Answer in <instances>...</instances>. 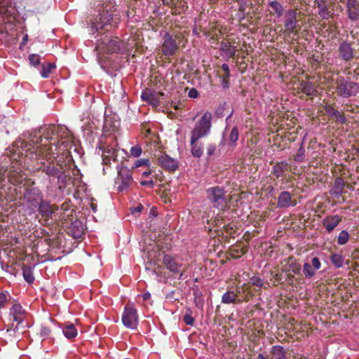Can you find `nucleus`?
I'll use <instances>...</instances> for the list:
<instances>
[{
  "label": "nucleus",
  "instance_id": "nucleus-12",
  "mask_svg": "<svg viewBox=\"0 0 359 359\" xmlns=\"http://www.w3.org/2000/svg\"><path fill=\"white\" fill-rule=\"evenodd\" d=\"M337 53L339 58L345 62H351L355 57V50L347 40H343L339 43Z\"/></svg>",
  "mask_w": 359,
  "mask_h": 359
},
{
  "label": "nucleus",
  "instance_id": "nucleus-63",
  "mask_svg": "<svg viewBox=\"0 0 359 359\" xmlns=\"http://www.w3.org/2000/svg\"><path fill=\"white\" fill-rule=\"evenodd\" d=\"M142 209H143L142 205H140L137 206L135 210L137 212H141L142 210Z\"/></svg>",
  "mask_w": 359,
  "mask_h": 359
},
{
  "label": "nucleus",
  "instance_id": "nucleus-51",
  "mask_svg": "<svg viewBox=\"0 0 359 359\" xmlns=\"http://www.w3.org/2000/svg\"><path fill=\"white\" fill-rule=\"evenodd\" d=\"M311 264L313 266V270H316V271L320 269L321 267V262H320L319 258H318L316 257L311 259Z\"/></svg>",
  "mask_w": 359,
  "mask_h": 359
},
{
  "label": "nucleus",
  "instance_id": "nucleus-26",
  "mask_svg": "<svg viewBox=\"0 0 359 359\" xmlns=\"http://www.w3.org/2000/svg\"><path fill=\"white\" fill-rule=\"evenodd\" d=\"M288 170V163L285 161L277 162L272 167L271 172L274 175L276 178H279L280 177H283L285 175V172Z\"/></svg>",
  "mask_w": 359,
  "mask_h": 359
},
{
  "label": "nucleus",
  "instance_id": "nucleus-27",
  "mask_svg": "<svg viewBox=\"0 0 359 359\" xmlns=\"http://www.w3.org/2000/svg\"><path fill=\"white\" fill-rule=\"evenodd\" d=\"M301 90L308 96L316 95L318 90L312 82L302 81L300 82Z\"/></svg>",
  "mask_w": 359,
  "mask_h": 359
},
{
  "label": "nucleus",
  "instance_id": "nucleus-15",
  "mask_svg": "<svg viewBox=\"0 0 359 359\" xmlns=\"http://www.w3.org/2000/svg\"><path fill=\"white\" fill-rule=\"evenodd\" d=\"M158 165L165 170L174 172L179 168V162L176 158L168 154H163L157 158Z\"/></svg>",
  "mask_w": 359,
  "mask_h": 359
},
{
  "label": "nucleus",
  "instance_id": "nucleus-40",
  "mask_svg": "<svg viewBox=\"0 0 359 359\" xmlns=\"http://www.w3.org/2000/svg\"><path fill=\"white\" fill-rule=\"evenodd\" d=\"M305 149L304 148V140H302L300 147L298 149L297 153L294 156V160L297 163H302L304 161L306 154H305Z\"/></svg>",
  "mask_w": 359,
  "mask_h": 359
},
{
  "label": "nucleus",
  "instance_id": "nucleus-64",
  "mask_svg": "<svg viewBox=\"0 0 359 359\" xmlns=\"http://www.w3.org/2000/svg\"><path fill=\"white\" fill-rule=\"evenodd\" d=\"M117 153H116L114 155L111 156V160L113 159L114 161H117Z\"/></svg>",
  "mask_w": 359,
  "mask_h": 359
},
{
  "label": "nucleus",
  "instance_id": "nucleus-58",
  "mask_svg": "<svg viewBox=\"0 0 359 359\" xmlns=\"http://www.w3.org/2000/svg\"><path fill=\"white\" fill-rule=\"evenodd\" d=\"M143 300L147 301L151 297V294L149 292H144L142 294Z\"/></svg>",
  "mask_w": 359,
  "mask_h": 359
},
{
  "label": "nucleus",
  "instance_id": "nucleus-3",
  "mask_svg": "<svg viewBox=\"0 0 359 359\" xmlns=\"http://www.w3.org/2000/svg\"><path fill=\"white\" fill-rule=\"evenodd\" d=\"M41 170L47 176L48 182L46 185L47 190H53L54 188H57L60 191H64L67 182L65 166L59 163L54 164L50 162L43 164Z\"/></svg>",
  "mask_w": 359,
  "mask_h": 359
},
{
  "label": "nucleus",
  "instance_id": "nucleus-53",
  "mask_svg": "<svg viewBox=\"0 0 359 359\" xmlns=\"http://www.w3.org/2000/svg\"><path fill=\"white\" fill-rule=\"evenodd\" d=\"M215 150H216V147L215 144H209L207 147V155L208 156H211L212 155H213L215 152Z\"/></svg>",
  "mask_w": 359,
  "mask_h": 359
},
{
  "label": "nucleus",
  "instance_id": "nucleus-29",
  "mask_svg": "<svg viewBox=\"0 0 359 359\" xmlns=\"http://www.w3.org/2000/svg\"><path fill=\"white\" fill-rule=\"evenodd\" d=\"M191 144V153L192 156L195 158H200L203 156V145L201 142H198V141L192 142V137H191L190 140Z\"/></svg>",
  "mask_w": 359,
  "mask_h": 359
},
{
  "label": "nucleus",
  "instance_id": "nucleus-24",
  "mask_svg": "<svg viewBox=\"0 0 359 359\" xmlns=\"http://www.w3.org/2000/svg\"><path fill=\"white\" fill-rule=\"evenodd\" d=\"M324 109L327 115L330 117H334L336 121L341 124H345L346 122V118L345 116L341 114L339 111L336 110L332 105L325 104Z\"/></svg>",
  "mask_w": 359,
  "mask_h": 359
},
{
  "label": "nucleus",
  "instance_id": "nucleus-8",
  "mask_svg": "<svg viewBox=\"0 0 359 359\" xmlns=\"http://www.w3.org/2000/svg\"><path fill=\"white\" fill-rule=\"evenodd\" d=\"M118 176L116 179V184H118L117 189L118 191L127 190L133 181L131 170L123 165V163L116 165Z\"/></svg>",
  "mask_w": 359,
  "mask_h": 359
},
{
  "label": "nucleus",
  "instance_id": "nucleus-6",
  "mask_svg": "<svg viewBox=\"0 0 359 359\" xmlns=\"http://www.w3.org/2000/svg\"><path fill=\"white\" fill-rule=\"evenodd\" d=\"M336 84L337 93L343 98L355 97L359 93V84L343 76L337 78Z\"/></svg>",
  "mask_w": 359,
  "mask_h": 359
},
{
  "label": "nucleus",
  "instance_id": "nucleus-11",
  "mask_svg": "<svg viewBox=\"0 0 359 359\" xmlns=\"http://www.w3.org/2000/svg\"><path fill=\"white\" fill-rule=\"evenodd\" d=\"M163 42L161 44V52L167 57L173 56L178 50V43L172 35L165 31L163 34Z\"/></svg>",
  "mask_w": 359,
  "mask_h": 359
},
{
  "label": "nucleus",
  "instance_id": "nucleus-9",
  "mask_svg": "<svg viewBox=\"0 0 359 359\" xmlns=\"http://www.w3.org/2000/svg\"><path fill=\"white\" fill-rule=\"evenodd\" d=\"M121 320L126 327L131 330L137 328L138 325L137 311L133 304L128 303L125 306Z\"/></svg>",
  "mask_w": 359,
  "mask_h": 359
},
{
  "label": "nucleus",
  "instance_id": "nucleus-48",
  "mask_svg": "<svg viewBox=\"0 0 359 359\" xmlns=\"http://www.w3.org/2000/svg\"><path fill=\"white\" fill-rule=\"evenodd\" d=\"M250 283L255 286L258 287H262L264 285L263 280L258 276H252L250 278Z\"/></svg>",
  "mask_w": 359,
  "mask_h": 359
},
{
  "label": "nucleus",
  "instance_id": "nucleus-28",
  "mask_svg": "<svg viewBox=\"0 0 359 359\" xmlns=\"http://www.w3.org/2000/svg\"><path fill=\"white\" fill-rule=\"evenodd\" d=\"M62 330L64 336L68 339H73L78 334L76 328L72 323H65L62 327Z\"/></svg>",
  "mask_w": 359,
  "mask_h": 359
},
{
  "label": "nucleus",
  "instance_id": "nucleus-56",
  "mask_svg": "<svg viewBox=\"0 0 359 359\" xmlns=\"http://www.w3.org/2000/svg\"><path fill=\"white\" fill-rule=\"evenodd\" d=\"M222 69L224 70V74H230L229 67L226 63H224L222 65Z\"/></svg>",
  "mask_w": 359,
  "mask_h": 359
},
{
  "label": "nucleus",
  "instance_id": "nucleus-18",
  "mask_svg": "<svg viewBox=\"0 0 359 359\" xmlns=\"http://www.w3.org/2000/svg\"><path fill=\"white\" fill-rule=\"evenodd\" d=\"M341 219L338 215H327L323 220V226L327 233H330L339 225Z\"/></svg>",
  "mask_w": 359,
  "mask_h": 359
},
{
  "label": "nucleus",
  "instance_id": "nucleus-32",
  "mask_svg": "<svg viewBox=\"0 0 359 359\" xmlns=\"http://www.w3.org/2000/svg\"><path fill=\"white\" fill-rule=\"evenodd\" d=\"M269 6L272 8L277 18H280L284 13L283 6L278 1L273 0L269 2Z\"/></svg>",
  "mask_w": 359,
  "mask_h": 359
},
{
  "label": "nucleus",
  "instance_id": "nucleus-54",
  "mask_svg": "<svg viewBox=\"0 0 359 359\" xmlns=\"http://www.w3.org/2000/svg\"><path fill=\"white\" fill-rule=\"evenodd\" d=\"M188 96L190 98H196L198 97V92L196 88H192L189 90L188 93Z\"/></svg>",
  "mask_w": 359,
  "mask_h": 359
},
{
  "label": "nucleus",
  "instance_id": "nucleus-46",
  "mask_svg": "<svg viewBox=\"0 0 359 359\" xmlns=\"http://www.w3.org/2000/svg\"><path fill=\"white\" fill-rule=\"evenodd\" d=\"M230 76H231V74H224L222 76L221 86L225 90L229 89L230 87V83H229Z\"/></svg>",
  "mask_w": 359,
  "mask_h": 359
},
{
  "label": "nucleus",
  "instance_id": "nucleus-61",
  "mask_svg": "<svg viewBox=\"0 0 359 359\" xmlns=\"http://www.w3.org/2000/svg\"><path fill=\"white\" fill-rule=\"evenodd\" d=\"M226 142V140H225V137H224V134H223L222 135V140L220 141L219 142V146H223L224 145Z\"/></svg>",
  "mask_w": 359,
  "mask_h": 359
},
{
  "label": "nucleus",
  "instance_id": "nucleus-23",
  "mask_svg": "<svg viewBox=\"0 0 359 359\" xmlns=\"http://www.w3.org/2000/svg\"><path fill=\"white\" fill-rule=\"evenodd\" d=\"M219 50L222 56L229 59L235 56L237 50L236 47L232 46L230 43L222 41L219 46Z\"/></svg>",
  "mask_w": 359,
  "mask_h": 359
},
{
  "label": "nucleus",
  "instance_id": "nucleus-60",
  "mask_svg": "<svg viewBox=\"0 0 359 359\" xmlns=\"http://www.w3.org/2000/svg\"><path fill=\"white\" fill-rule=\"evenodd\" d=\"M152 172V170L151 169H148L147 170L142 172V175L144 177H147L150 175Z\"/></svg>",
  "mask_w": 359,
  "mask_h": 359
},
{
  "label": "nucleus",
  "instance_id": "nucleus-62",
  "mask_svg": "<svg viewBox=\"0 0 359 359\" xmlns=\"http://www.w3.org/2000/svg\"><path fill=\"white\" fill-rule=\"evenodd\" d=\"M292 272L295 274H299V272H300V268L299 266H297V268H293L292 269Z\"/></svg>",
  "mask_w": 359,
  "mask_h": 359
},
{
  "label": "nucleus",
  "instance_id": "nucleus-38",
  "mask_svg": "<svg viewBox=\"0 0 359 359\" xmlns=\"http://www.w3.org/2000/svg\"><path fill=\"white\" fill-rule=\"evenodd\" d=\"M97 148L101 150L103 153V155L106 156H110L111 155H114L116 153L118 152V150H116L115 148H113L109 145L102 144H100Z\"/></svg>",
  "mask_w": 359,
  "mask_h": 359
},
{
  "label": "nucleus",
  "instance_id": "nucleus-45",
  "mask_svg": "<svg viewBox=\"0 0 359 359\" xmlns=\"http://www.w3.org/2000/svg\"><path fill=\"white\" fill-rule=\"evenodd\" d=\"M51 330L49 327L42 325L40 330V337L43 340L50 338Z\"/></svg>",
  "mask_w": 359,
  "mask_h": 359
},
{
  "label": "nucleus",
  "instance_id": "nucleus-22",
  "mask_svg": "<svg viewBox=\"0 0 359 359\" xmlns=\"http://www.w3.org/2000/svg\"><path fill=\"white\" fill-rule=\"evenodd\" d=\"M345 187L346 183L343 178L337 177L335 178L334 184L329 191V194L332 196L339 198L343 194Z\"/></svg>",
  "mask_w": 359,
  "mask_h": 359
},
{
  "label": "nucleus",
  "instance_id": "nucleus-4",
  "mask_svg": "<svg viewBox=\"0 0 359 359\" xmlns=\"http://www.w3.org/2000/svg\"><path fill=\"white\" fill-rule=\"evenodd\" d=\"M96 49L107 53L123 54L126 50L123 42L118 37L109 38L104 36L97 39Z\"/></svg>",
  "mask_w": 359,
  "mask_h": 359
},
{
  "label": "nucleus",
  "instance_id": "nucleus-49",
  "mask_svg": "<svg viewBox=\"0 0 359 359\" xmlns=\"http://www.w3.org/2000/svg\"><path fill=\"white\" fill-rule=\"evenodd\" d=\"M142 165H145V166H149L150 165V161L149 159L147 158H142V159H139V160H137L133 168H139L140 166H142Z\"/></svg>",
  "mask_w": 359,
  "mask_h": 359
},
{
  "label": "nucleus",
  "instance_id": "nucleus-37",
  "mask_svg": "<svg viewBox=\"0 0 359 359\" xmlns=\"http://www.w3.org/2000/svg\"><path fill=\"white\" fill-rule=\"evenodd\" d=\"M193 294L194 302L196 306L199 309H202L204 305V299L201 292L199 290H195L194 291Z\"/></svg>",
  "mask_w": 359,
  "mask_h": 359
},
{
  "label": "nucleus",
  "instance_id": "nucleus-30",
  "mask_svg": "<svg viewBox=\"0 0 359 359\" xmlns=\"http://www.w3.org/2000/svg\"><path fill=\"white\" fill-rule=\"evenodd\" d=\"M317 7L318 8V13L323 20H328L330 18V11L328 6L324 0H316Z\"/></svg>",
  "mask_w": 359,
  "mask_h": 359
},
{
  "label": "nucleus",
  "instance_id": "nucleus-39",
  "mask_svg": "<svg viewBox=\"0 0 359 359\" xmlns=\"http://www.w3.org/2000/svg\"><path fill=\"white\" fill-rule=\"evenodd\" d=\"M316 270H313V266L309 263L305 262L303 266V273L306 278H311L316 274Z\"/></svg>",
  "mask_w": 359,
  "mask_h": 359
},
{
  "label": "nucleus",
  "instance_id": "nucleus-31",
  "mask_svg": "<svg viewBox=\"0 0 359 359\" xmlns=\"http://www.w3.org/2000/svg\"><path fill=\"white\" fill-rule=\"evenodd\" d=\"M239 133L238 128L237 126H234L230 131L228 139L227 144H229L233 148H235L237 145L236 142L238 140Z\"/></svg>",
  "mask_w": 359,
  "mask_h": 359
},
{
  "label": "nucleus",
  "instance_id": "nucleus-21",
  "mask_svg": "<svg viewBox=\"0 0 359 359\" xmlns=\"http://www.w3.org/2000/svg\"><path fill=\"white\" fill-rule=\"evenodd\" d=\"M297 203L292 201V195L287 191H282L278 198L277 202V207L279 208H288L290 206H295Z\"/></svg>",
  "mask_w": 359,
  "mask_h": 359
},
{
  "label": "nucleus",
  "instance_id": "nucleus-59",
  "mask_svg": "<svg viewBox=\"0 0 359 359\" xmlns=\"http://www.w3.org/2000/svg\"><path fill=\"white\" fill-rule=\"evenodd\" d=\"M245 10V6L244 5H241V6H239L238 11H239L241 13H243L242 17H241V18H242V19H243V18H245V13H244Z\"/></svg>",
  "mask_w": 359,
  "mask_h": 359
},
{
  "label": "nucleus",
  "instance_id": "nucleus-43",
  "mask_svg": "<svg viewBox=\"0 0 359 359\" xmlns=\"http://www.w3.org/2000/svg\"><path fill=\"white\" fill-rule=\"evenodd\" d=\"M11 299V297L8 292L4 291L0 292V309L4 307Z\"/></svg>",
  "mask_w": 359,
  "mask_h": 359
},
{
  "label": "nucleus",
  "instance_id": "nucleus-17",
  "mask_svg": "<svg viewBox=\"0 0 359 359\" xmlns=\"http://www.w3.org/2000/svg\"><path fill=\"white\" fill-rule=\"evenodd\" d=\"M140 97L142 101L153 106L158 107L160 104V99L158 94L152 89L145 88L142 93Z\"/></svg>",
  "mask_w": 359,
  "mask_h": 359
},
{
  "label": "nucleus",
  "instance_id": "nucleus-16",
  "mask_svg": "<svg viewBox=\"0 0 359 359\" xmlns=\"http://www.w3.org/2000/svg\"><path fill=\"white\" fill-rule=\"evenodd\" d=\"M346 13L348 20L357 21L359 19V1L346 0Z\"/></svg>",
  "mask_w": 359,
  "mask_h": 359
},
{
  "label": "nucleus",
  "instance_id": "nucleus-33",
  "mask_svg": "<svg viewBox=\"0 0 359 359\" xmlns=\"http://www.w3.org/2000/svg\"><path fill=\"white\" fill-rule=\"evenodd\" d=\"M237 294L233 290H229L222 296L221 302L225 304H233L236 302Z\"/></svg>",
  "mask_w": 359,
  "mask_h": 359
},
{
  "label": "nucleus",
  "instance_id": "nucleus-52",
  "mask_svg": "<svg viewBox=\"0 0 359 359\" xmlns=\"http://www.w3.org/2000/svg\"><path fill=\"white\" fill-rule=\"evenodd\" d=\"M140 184L143 187H147L149 188H153L154 187V182L152 180H142L140 181Z\"/></svg>",
  "mask_w": 359,
  "mask_h": 359
},
{
  "label": "nucleus",
  "instance_id": "nucleus-20",
  "mask_svg": "<svg viewBox=\"0 0 359 359\" xmlns=\"http://www.w3.org/2000/svg\"><path fill=\"white\" fill-rule=\"evenodd\" d=\"M163 262L165 268L172 273H180V269L182 266V263L176 261V259L170 255L164 254Z\"/></svg>",
  "mask_w": 359,
  "mask_h": 359
},
{
  "label": "nucleus",
  "instance_id": "nucleus-41",
  "mask_svg": "<svg viewBox=\"0 0 359 359\" xmlns=\"http://www.w3.org/2000/svg\"><path fill=\"white\" fill-rule=\"evenodd\" d=\"M350 235L346 230H341L337 237V243L340 245H345L348 243Z\"/></svg>",
  "mask_w": 359,
  "mask_h": 359
},
{
  "label": "nucleus",
  "instance_id": "nucleus-55",
  "mask_svg": "<svg viewBox=\"0 0 359 359\" xmlns=\"http://www.w3.org/2000/svg\"><path fill=\"white\" fill-rule=\"evenodd\" d=\"M111 161V157L110 156H106L104 155H102V163L104 165H109Z\"/></svg>",
  "mask_w": 359,
  "mask_h": 359
},
{
  "label": "nucleus",
  "instance_id": "nucleus-1",
  "mask_svg": "<svg viewBox=\"0 0 359 359\" xmlns=\"http://www.w3.org/2000/svg\"><path fill=\"white\" fill-rule=\"evenodd\" d=\"M72 137L65 127L49 126L39 131L25 132L18 138L17 144L30 159L54 155L57 150L72 147Z\"/></svg>",
  "mask_w": 359,
  "mask_h": 359
},
{
  "label": "nucleus",
  "instance_id": "nucleus-47",
  "mask_svg": "<svg viewBox=\"0 0 359 359\" xmlns=\"http://www.w3.org/2000/svg\"><path fill=\"white\" fill-rule=\"evenodd\" d=\"M130 152L132 156L137 158L142 154V149L140 145H135L131 147Z\"/></svg>",
  "mask_w": 359,
  "mask_h": 359
},
{
  "label": "nucleus",
  "instance_id": "nucleus-44",
  "mask_svg": "<svg viewBox=\"0 0 359 359\" xmlns=\"http://www.w3.org/2000/svg\"><path fill=\"white\" fill-rule=\"evenodd\" d=\"M183 321L187 325H193L194 318L192 317V311L190 309H187L186 313L183 316Z\"/></svg>",
  "mask_w": 359,
  "mask_h": 359
},
{
  "label": "nucleus",
  "instance_id": "nucleus-2",
  "mask_svg": "<svg viewBox=\"0 0 359 359\" xmlns=\"http://www.w3.org/2000/svg\"><path fill=\"white\" fill-rule=\"evenodd\" d=\"M22 205L29 215L39 212L43 224H47L57 210L55 205L44 199L41 190L36 187L25 188Z\"/></svg>",
  "mask_w": 359,
  "mask_h": 359
},
{
  "label": "nucleus",
  "instance_id": "nucleus-10",
  "mask_svg": "<svg viewBox=\"0 0 359 359\" xmlns=\"http://www.w3.org/2000/svg\"><path fill=\"white\" fill-rule=\"evenodd\" d=\"M118 24L116 19L113 18V14L108 12L102 11L92 22V29L97 32L99 29H103L105 26L110 25L116 27Z\"/></svg>",
  "mask_w": 359,
  "mask_h": 359
},
{
  "label": "nucleus",
  "instance_id": "nucleus-42",
  "mask_svg": "<svg viewBox=\"0 0 359 359\" xmlns=\"http://www.w3.org/2000/svg\"><path fill=\"white\" fill-rule=\"evenodd\" d=\"M54 68H55V65L54 63H48L46 65H43L41 71V76L43 78H48L51 70Z\"/></svg>",
  "mask_w": 359,
  "mask_h": 359
},
{
  "label": "nucleus",
  "instance_id": "nucleus-13",
  "mask_svg": "<svg viewBox=\"0 0 359 359\" xmlns=\"http://www.w3.org/2000/svg\"><path fill=\"white\" fill-rule=\"evenodd\" d=\"M298 25L297 20V13L294 9H288L284 17V27L285 28V33L287 35H290L291 34H296L297 33L294 32L295 28Z\"/></svg>",
  "mask_w": 359,
  "mask_h": 359
},
{
  "label": "nucleus",
  "instance_id": "nucleus-7",
  "mask_svg": "<svg viewBox=\"0 0 359 359\" xmlns=\"http://www.w3.org/2000/svg\"><path fill=\"white\" fill-rule=\"evenodd\" d=\"M206 194L213 208L223 210L227 207L228 202L223 187L217 186L210 187L206 190Z\"/></svg>",
  "mask_w": 359,
  "mask_h": 359
},
{
  "label": "nucleus",
  "instance_id": "nucleus-57",
  "mask_svg": "<svg viewBox=\"0 0 359 359\" xmlns=\"http://www.w3.org/2000/svg\"><path fill=\"white\" fill-rule=\"evenodd\" d=\"M27 41H28V35L25 34L22 38V42L20 46V48H22V47L23 46H25L27 43Z\"/></svg>",
  "mask_w": 359,
  "mask_h": 359
},
{
  "label": "nucleus",
  "instance_id": "nucleus-25",
  "mask_svg": "<svg viewBox=\"0 0 359 359\" xmlns=\"http://www.w3.org/2000/svg\"><path fill=\"white\" fill-rule=\"evenodd\" d=\"M270 353L272 359H290L285 348L280 345H275L271 348Z\"/></svg>",
  "mask_w": 359,
  "mask_h": 359
},
{
  "label": "nucleus",
  "instance_id": "nucleus-5",
  "mask_svg": "<svg viewBox=\"0 0 359 359\" xmlns=\"http://www.w3.org/2000/svg\"><path fill=\"white\" fill-rule=\"evenodd\" d=\"M212 115L210 112L206 111L196 123L194 128L191 130V137L192 142L198 141L199 139L206 137L210 132L212 126Z\"/></svg>",
  "mask_w": 359,
  "mask_h": 359
},
{
  "label": "nucleus",
  "instance_id": "nucleus-14",
  "mask_svg": "<svg viewBox=\"0 0 359 359\" xmlns=\"http://www.w3.org/2000/svg\"><path fill=\"white\" fill-rule=\"evenodd\" d=\"M25 310L20 304H14L9 310V315L13 318V320L16 322L18 325L14 327H11L7 330V332H15L18 330V325L21 324L25 320Z\"/></svg>",
  "mask_w": 359,
  "mask_h": 359
},
{
  "label": "nucleus",
  "instance_id": "nucleus-50",
  "mask_svg": "<svg viewBox=\"0 0 359 359\" xmlns=\"http://www.w3.org/2000/svg\"><path fill=\"white\" fill-rule=\"evenodd\" d=\"M28 59L30 64L33 66H37L40 63V56L37 54H30Z\"/></svg>",
  "mask_w": 359,
  "mask_h": 359
},
{
  "label": "nucleus",
  "instance_id": "nucleus-35",
  "mask_svg": "<svg viewBox=\"0 0 359 359\" xmlns=\"http://www.w3.org/2000/svg\"><path fill=\"white\" fill-rule=\"evenodd\" d=\"M22 276L25 280L29 284H32L34 281L33 269L30 266H26L22 269Z\"/></svg>",
  "mask_w": 359,
  "mask_h": 359
},
{
  "label": "nucleus",
  "instance_id": "nucleus-36",
  "mask_svg": "<svg viewBox=\"0 0 359 359\" xmlns=\"http://www.w3.org/2000/svg\"><path fill=\"white\" fill-rule=\"evenodd\" d=\"M102 8L103 12L112 13L116 10V1L114 0H102Z\"/></svg>",
  "mask_w": 359,
  "mask_h": 359
},
{
  "label": "nucleus",
  "instance_id": "nucleus-19",
  "mask_svg": "<svg viewBox=\"0 0 359 359\" xmlns=\"http://www.w3.org/2000/svg\"><path fill=\"white\" fill-rule=\"evenodd\" d=\"M85 228L81 221L76 219L72 222L68 229V234L75 239L82 237L84 234Z\"/></svg>",
  "mask_w": 359,
  "mask_h": 359
},
{
  "label": "nucleus",
  "instance_id": "nucleus-34",
  "mask_svg": "<svg viewBox=\"0 0 359 359\" xmlns=\"http://www.w3.org/2000/svg\"><path fill=\"white\" fill-rule=\"evenodd\" d=\"M330 260L332 264L337 269L342 267L344 263V256L338 253H332L330 256Z\"/></svg>",
  "mask_w": 359,
  "mask_h": 359
}]
</instances>
